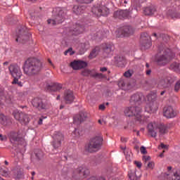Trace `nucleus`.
I'll return each instance as SVG.
<instances>
[{
    "instance_id": "1",
    "label": "nucleus",
    "mask_w": 180,
    "mask_h": 180,
    "mask_svg": "<svg viewBox=\"0 0 180 180\" xmlns=\"http://www.w3.org/2000/svg\"><path fill=\"white\" fill-rule=\"evenodd\" d=\"M43 70V63L40 60L36 58H29L24 64L23 71L27 77H34L39 75Z\"/></svg>"
},
{
    "instance_id": "2",
    "label": "nucleus",
    "mask_w": 180,
    "mask_h": 180,
    "mask_svg": "<svg viewBox=\"0 0 180 180\" xmlns=\"http://www.w3.org/2000/svg\"><path fill=\"white\" fill-rule=\"evenodd\" d=\"M175 58V53L169 49L160 51L155 58V61L160 67H165Z\"/></svg>"
},
{
    "instance_id": "3",
    "label": "nucleus",
    "mask_w": 180,
    "mask_h": 180,
    "mask_svg": "<svg viewBox=\"0 0 180 180\" xmlns=\"http://www.w3.org/2000/svg\"><path fill=\"white\" fill-rule=\"evenodd\" d=\"M124 113L128 117L134 116L140 124L147 123V117L141 115V107L140 106L127 107L124 109Z\"/></svg>"
},
{
    "instance_id": "4",
    "label": "nucleus",
    "mask_w": 180,
    "mask_h": 180,
    "mask_svg": "<svg viewBox=\"0 0 180 180\" xmlns=\"http://www.w3.org/2000/svg\"><path fill=\"white\" fill-rule=\"evenodd\" d=\"M103 144V137L96 136L90 139L89 143L85 146L87 153H98Z\"/></svg>"
},
{
    "instance_id": "5",
    "label": "nucleus",
    "mask_w": 180,
    "mask_h": 180,
    "mask_svg": "<svg viewBox=\"0 0 180 180\" xmlns=\"http://www.w3.org/2000/svg\"><path fill=\"white\" fill-rule=\"evenodd\" d=\"M159 130L160 134H167L168 133V127L163 124H157L155 123H149L148 124V131L151 137H157V131Z\"/></svg>"
},
{
    "instance_id": "6",
    "label": "nucleus",
    "mask_w": 180,
    "mask_h": 180,
    "mask_svg": "<svg viewBox=\"0 0 180 180\" xmlns=\"http://www.w3.org/2000/svg\"><path fill=\"white\" fill-rule=\"evenodd\" d=\"M8 70L11 75L14 77L12 82L13 85L17 84L18 86H23L22 82H19V79L22 77V70H20V67L16 64H13L8 67Z\"/></svg>"
},
{
    "instance_id": "7",
    "label": "nucleus",
    "mask_w": 180,
    "mask_h": 180,
    "mask_svg": "<svg viewBox=\"0 0 180 180\" xmlns=\"http://www.w3.org/2000/svg\"><path fill=\"white\" fill-rule=\"evenodd\" d=\"M31 103L33 108H35V109L38 110H47L51 108V103H50V102L43 100V98L40 97L34 98Z\"/></svg>"
},
{
    "instance_id": "8",
    "label": "nucleus",
    "mask_w": 180,
    "mask_h": 180,
    "mask_svg": "<svg viewBox=\"0 0 180 180\" xmlns=\"http://www.w3.org/2000/svg\"><path fill=\"white\" fill-rule=\"evenodd\" d=\"M13 116L15 120L19 122L20 123L22 124H27L29 122H30V118L29 117V115L19 112L18 110H14L13 112Z\"/></svg>"
},
{
    "instance_id": "9",
    "label": "nucleus",
    "mask_w": 180,
    "mask_h": 180,
    "mask_svg": "<svg viewBox=\"0 0 180 180\" xmlns=\"http://www.w3.org/2000/svg\"><path fill=\"white\" fill-rule=\"evenodd\" d=\"M151 47V37L147 32L141 34V50H148Z\"/></svg>"
},
{
    "instance_id": "10",
    "label": "nucleus",
    "mask_w": 180,
    "mask_h": 180,
    "mask_svg": "<svg viewBox=\"0 0 180 180\" xmlns=\"http://www.w3.org/2000/svg\"><path fill=\"white\" fill-rule=\"evenodd\" d=\"M10 141L12 144H23L25 143V139L20 135V132L12 131L8 134Z\"/></svg>"
},
{
    "instance_id": "11",
    "label": "nucleus",
    "mask_w": 180,
    "mask_h": 180,
    "mask_svg": "<svg viewBox=\"0 0 180 180\" xmlns=\"http://www.w3.org/2000/svg\"><path fill=\"white\" fill-rule=\"evenodd\" d=\"M91 12L96 16H108L109 15V8L105 6H94Z\"/></svg>"
},
{
    "instance_id": "12",
    "label": "nucleus",
    "mask_w": 180,
    "mask_h": 180,
    "mask_svg": "<svg viewBox=\"0 0 180 180\" xmlns=\"http://www.w3.org/2000/svg\"><path fill=\"white\" fill-rule=\"evenodd\" d=\"M30 39V34L27 32V30L25 27H22V29L19 30V34L15 39L16 41H20L25 44L27 41H29Z\"/></svg>"
},
{
    "instance_id": "13",
    "label": "nucleus",
    "mask_w": 180,
    "mask_h": 180,
    "mask_svg": "<svg viewBox=\"0 0 180 180\" xmlns=\"http://www.w3.org/2000/svg\"><path fill=\"white\" fill-rule=\"evenodd\" d=\"M52 146L53 148L57 150L59 147H61V142L64 141V134L60 131H56L53 135Z\"/></svg>"
},
{
    "instance_id": "14",
    "label": "nucleus",
    "mask_w": 180,
    "mask_h": 180,
    "mask_svg": "<svg viewBox=\"0 0 180 180\" xmlns=\"http://www.w3.org/2000/svg\"><path fill=\"white\" fill-rule=\"evenodd\" d=\"M131 15V11L130 9L120 10L114 12V18L116 19H120L121 20H123V19H128V18H130Z\"/></svg>"
},
{
    "instance_id": "15",
    "label": "nucleus",
    "mask_w": 180,
    "mask_h": 180,
    "mask_svg": "<svg viewBox=\"0 0 180 180\" xmlns=\"http://www.w3.org/2000/svg\"><path fill=\"white\" fill-rule=\"evenodd\" d=\"M135 30L134 27H131V25H124L120 28V32L124 37H129V36L134 34Z\"/></svg>"
},
{
    "instance_id": "16",
    "label": "nucleus",
    "mask_w": 180,
    "mask_h": 180,
    "mask_svg": "<svg viewBox=\"0 0 180 180\" xmlns=\"http://www.w3.org/2000/svg\"><path fill=\"white\" fill-rule=\"evenodd\" d=\"M162 176L164 177L165 180H180V172L176 170L173 172L163 173Z\"/></svg>"
},
{
    "instance_id": "17",
    "label": "nucleus",
    "mask_w": 180,
    "mask_h": 180,
    "mask_svg": "<svg viewBox=\"0 0 180 180\" xmlns=\"http://www.w3.org/2000/svg\"><path fill=\"white\" fill-rule=\"evenodd\" d=\"M163 115L167 119H171L176 116V112H175V110H174L172 106L167 105L163 108Z\"/></svg>"
},
{
    "instance_id": "18",
    "label": "nucleus",
    "mask_w": 180,
    "mask_h": 180,
    "mask_svg": "<svg viewBox=\"0 0 180 180\" xmlns=\"http://www.w3.org/2000/svg\"><path fill=\"white\" fill-rule=\"evenodd\" d=\"M70 67L75 70H82L88 67V63L84 60H74L70 63Z\"/></svg>"
},
{
    "instance_id": "19",
    "label": "nucleus",
    "mask_w": 180,
    "mask_h": 180,
    "mask_svg": "<svg viewBox=\"0 0 180 180\" xmlns=\"http://www.w3.org/2000/svg\"><path fill=\"white\" fill-rule=\"evenodd\" d=\"M143 99H144V96L143 94L136 93L131 96L130 103L131 105H140Z\"/></svg>"
},
{
    "instance_id": "20",
    "label": "nucleus",
    "mask_w": 180,
    "mask_h": 180,
    "mask_svg": "<svg viewBox=\"0 0 180 180\" xmlns=\"http://www.w3.org/2000/svg\"><path fill=\"white\" fill-rule=\"evenodd\" d=\"M56 21H53V25H59L63 23L65 19V13L63 10H60L58 13L54 15Z\"/></svg>"
},
{
    "instance_id": "21",
    "label": "nucleus",
    "mask_w": 180,
    "mask_h": 180,
    "mask_svg": "<svg viewBox=\"0 0 180 180\" xmlns=\"http://www.w3.org/2000/svg\"><path fill=\"white\" fill-rule=\"evenodd\" d=\"M75 96H74V92L71 90H67L64 93V101L65 103L71 104L74 102Z\"/></svg>"
},
{
    "instance_id": "22",
    "label": "nucleus",
    "mask_w": 180,
    "mask_h": 180,
    "mask_svg": "<svg viewBox=\"0 0 180 180\" xmlns=\"http://www.w3.org/2000/svg\"><path fill=\"white\" fill-rule=\"evenodd\" d=\"M63 89V84L58 83H52L46 86V90L49 92H57Z\"/></svg>"
},
{
    "instance_id": "23",
    "label": "nucleus",
    "mask_w": 180,
    "mask_h": 180,
    "mask_svg": "<svg viewBox=\"0 0 180 180\" xmlns=\"http://www.w3.org/2000/svg\"><path fill=\"white\" fill-rule=\"evenodd\" d=\"M158 109V104H157V102H149L146 104L145 107V110L148 113L156 112Z\"/></svg>"
},
{
    "instance_id": "24",
    "label": "nucleus",
    "mask_w": 180,
    "mask_h": 180,
    "mask_svg": "<svg viewBox=\"0 0 180 180\" xmlns=\"http://www.w3.org/2000/svg\"><path fill=\"white\" fill-rule=\"evenodd\" d=\"M0 123L4 127L11 126L12 119L9 116L4 115V113H0Z\"/></svg>"
},
{
    "instance_id": "25",
    "label": "nucleus",
    "mask_w": 180,
    "mask_h": 180,
    "mask_svg": "<svg viewBox=\"0 0 180 180\" xmlns=\"http://www.w3.org/2000/svg\"><path fill=\"white\" fill-rule=\"evenodd\" d=\"M85 120H86V115L84 112H80L73 117V122L76 124H79L82 122H85Z\"/></svg>"
},
{
    "instance_id": "26",
    "label": "nucleus",
    "mask_w": 180,
    "mask_h": 180,
    "mask_svg": "<svg viewBox=\"0 0 180 180\" xmlns=\"http://www.w3.org/2000/svg\"><path fill=\"white\" fill-rule=\"evenodd\" d=\"M102 49L104 54H112L115 50V45L113 44H103Z\"/></svg>"
},
{
    "instance_id": "27",
    "label": "nucleus",
    "mask_w": 180,
    "mask_h": 180,
    "mask_svg": "<svg viewBox=\"0 0 180 180\" xmlns=\"http://www.w3.org/2000/svg\"><path fill=\"white\" fill-rule=\"evenodd\" d=\"M78 168L80 173V176H82V179L86 178L89 175V169H88L86 167L80 166Z\"/></svg>"
},
{
    "instance_id": "28",
    "label": "nucleus",
    "mask_w": 180,
    "mask_h": 180,
    "mask_svg": "<svg viewBox=\"0 0 180 180\" xmlns=\"http://www.w3.org/2000/svg\"><path fill=\"white\" fill-rule=\"evenodd\" d=\"M157 11V8L155 6H150L149 7H146L143 10V13L146 16H150L151 15H153V13Z\"/></svg>"
},
{
    "instance_id": "29",
    "label": "nucleus",
    "mask_w": 180,
    "mask_h": 180,
    "mask_svg": "<svg viewBox=\"0 0 180 180\" xmlns=\"http://www.w3.org/2000/svg\"><path fill=\"white\" fill-rule=\"evenodd\" d=\"M84 30V26L79 25V24H76L73 27V34H81V33H83Z\"/></svg>"
},
{
    "instance_id": "30",
    "label": "nucleus",
    "mask_w": 180,
    "mask_h": 180,
    "mask_svg": "<svg viewBox=\"0 0 180 180\" xmlns=\"http://www.w3.org/2000/svg\"><path fill=\"white\" fill-rule=\"evenodd\" d=\"M167 16H169V18H171L172 19H180L179 13L172 10H169L167 11Z\"/></svg>"
},
{
    "instance_id": "31",
    "label": "nucleus",
    "mask_w": 180,
    "mask_h": 180,
    "mask_svg": "<svg viewBox=\"0 0 180 180\" xmlns=\"http://www.w3.org/2000/svg\"><path fill=\"white\" fill-rule=\"evenodd\" d=\"M118 85L119 86H122L123 89H130L131 88L130 83L123 80L120 81Z\"/></svg>"
},
{
    "instance_id": "32",
    "label": "nucleus",
    "mask_w": 180,
    "mask_h": 180,
    "mask_svg": "<svg viewBox=\"0 0 180 180\" xmlns=\"http://www.w3.org/2000/svg\"><path fill=\"white\" fill-rule=\"evenodd\" d=\"M0 175L8 177L11 175V172H9V169L6 167H0Z\"/></svg>"
},
{
    "instance_id": "33",
    "label": "nucleus",
    "mask_w": 180,
    "mask_h": 180,
    "mask_svg": "<svg viewBox=\"0 0 180 180\" xmlns=\"http://www.w3.org/2000/svg\"><path fill=\"white\" fill-rule=\"evenodd\" d=\"M72 177L73 178V179L76 180L82 179V177L81 176V174L79 173V169L78 167L73 171Z\"/></svg>"
},
{
    "instance_id": "34",
    "label": "nucleus",
    "mask_w": 180,
    "mask_h": 180,
    "mask_svg": "<svg viewBox=\"0 0 180 180\" xmlns=\"http://www.w3.org/2000/svg\"><path fill=\"white\" fill-rule=\"evenodd\" d=\"M158 86H160V88H170L169 84H168V82L167 81V79H162L159 83H158Z\"/></svg>"
},
{
    "instance_id": "35",
    "label": "nucleus",
    "mask_w": 180,
    "mask_h": 180,
    "mask_svg": "<svg viewBox=\"0 0 180 180\" xmlns=\"http://www.w3.org/2000/svg\"><path fill=\"white\" fill-rule=\"evenodd\" d=\"M85 9V6H75L73 7V12H75L77 15H80L82 13V11Z\"/></svg>"
},
{
    "instance_id": "36",
    "label": "nucleus",
    "mask_w": 180,
    "mask_h": 180,
    "mask_svg": "<svg viewBox=\"0 0 180 180\" xmlns=\"http://www.w3.org/2000/svg\"><path fill=\"white\" fill-rule=\"evenodd\" d=\"M34 155L37 160H38L39 161H40V160H41V158H43V157L44 156V153L40 149L35 150Z\"/></svg>"
},
{
    "instance_id": "37",
    "label": "nucleus",
    "mask_w": 180,
    "mask_h": 180,
    "mask_svg": "<svg viewBox=\"0 0 180 180\" xmlns=\"http://www.w3.org/2000/svg\"><path fill=\"white\" fill-rule=\"evenodd\" d=\"M98 54H99V47H96L91 51L89 57V58H91V59L95 58V57H96Z\"/></svg>"
},
{
    "instance_id": "38",
    "label": "nucleus",
    "mask_w": 180,
    "mask_h": 180,
    "mask_svg": "<svg viewBox=\"0 0 180 180\" xmlns=\"http://www.w3.org/2000/svg\"><path fill=\"white\" fill-rule=\"evenodd\" d=\"M165 79L167 83L169 84V86L170 87L171 85H172V84H174V82L176 81V77H175L174 76H167V77H165Z\"/></svg>"
},
{
    "instance_id": "39",
    "label": "nucleus",
    "mask_w": 180,
    "mask_h": 180,
    "mask_svg": "<svg viewBox=\"0 0 180 180\" xmlns=\"http://www.w3.org/2000/svg\"><path fill=\"white\" fill-rule=\"evenodd\" d=\"M170 70L174 71H180V64L177 63H173L170 65Z\"/></svg>"
},
{
    "instance_id": "40",
    "label": "nucleus",
    "mask_w": 180,
    "mask_h": 180,
    "mask_svg": "<svg viewBox=\"0 0 180 180\" xmlns=\"http://www.w3.org/2000/svg\"><path fill=\"white\" fill-rule=\"evenodd\" d=\"M147 98L148 102H155L157 101V95L155 94H148Z\"/></svg>"
},
{
    "instance_id": "41",
    "label": "nucleus",
    "mask_w": 180,
    "mask_h": 180,
    "mask_svg": "<svg viewBox=\"0 0 180 180\" xmlns=\"http://www.w3.org/2000/svg\"><path fill=\"white\" fill-rule=\"evenodd\" d=\"M140 176H141V175L137 176V174L135 173V174H129V177L130 180H139L140 179Z\"/></svg>"
},
{
    "instance_id": "42",
    "label": "nucleus",
    "mask_w": 180,
    "mask_h": 180,
    "mask_svg": "<svg viewBox=\"0 0 180 180\" xmlns=\"http://www.w3.org/2000/svg\"><path fill=\"white\" fill-rule=\"evenodd\" d=\"M79 4H91L94 0H76Z\"/></svg>"
},
{
    "instance_id": "43",
    "label": "nucleus",
    "mask_w": 180,
    "mask_h": 180,
    "mask_svg": "<svg viewBox=\"0 0 180 180\" xmlns=\"http://www.w3.org/2000/svg\"><path fill=\"white\" fill-rule=\"evenodd\" d=\"M92 77H94V78H105V75L102 73H96L93 75Z\"/></svg>"
},
{
    "instance_id": "44",
    "label": "nucleus",
    "mask_w": 180,
    "mask_h": 180,
    "mask_svg": "<svg viewBox=\"0 0 180 180\" xmlns=\"http://www.w3.org/2000/svg\"><path fill=\"white\" fill-rule=\"evenodd\" d=\"M179 89H180V80L178 81L174 86L175 92H178V91H179Z\"/></svg>"
},
{
    "instance_id": "45",
    "label": "nucleus",
    "mask_w": 180,
    "mask_h": 180,
    "mask_svg": "<svg viewBox=\"0 0 180 180\" xmlns=\"http://www.w3.org/2000/svg\"><path fill=\"white\" fill-rule=\"evenodd\" d=\"M132 74L130 70H127L124 73V77H126V78H130L131 77Z\"/></svg>"
},
{
    "instance_id": "46",
    "label": "nucleus",
    "mask_w": 180,
    "mask_h": 180,
    "mask_svg": "<svg viewBox=\"0 0 180 180\" xmlns=\"http://www.w3.org/2000/svg\"><path fill=\"white\" fill-rule=\"evenodd\" d=\"M53 21L56 22V19L55 18L54 19H49L47 20L48 25H52V26H55V25H57V24L53 23Z\"/></svg>"
},
{
    "instance_id": "47",
    "label": "nucleus",
    "mask_w": 180,
    "mask_h": 180,
    "mask_svg": "<svg viewBox=\"0 0 180 180\" xmlns=\"http://www.w3.org/2000/svg\"><path fill=\"white\" fill-rule=\"evenodd\" d=\"M154 162H149L148 163V165H147V167H148V168H150V169H153V168H154Z\"/></svg>"
},
{
    "instance_id": "48",
    "label": "nucleus",
    "mask_w": 180,
    "mask_h": 180,
    "mask_svg": "<svg viewBox=\"0 0 180 180\" xmlns=\"http://www.w3.org/2000/svg\"><path fill=\"white\" fill-rule=\"evenodd\" d=\"M141 154H147V150L146 149V147L144 146L141 147Z\"/></svg>"
},
{
    "instance_id": "49",
    "label": "nucleus",
    "mask_w": 180,
    "mask_h": 180,
    "mask_svg": "<svg viewBox=\"0 0 180 180\" xmlns=\"http://www.w3.org/2000/svg\"><path fill=\"white\" fill-rule=\"evenodd\" d=\"M143 160L144 162H147V161H150L151 158L150 156H143Z\"/></svg>"
},
{
    "instance_id": "50",
    "label": "nucleus",
    "mask_w": 180,
    "mask_h": 180,
    "mask_svg": "<svg viewBox=\"0 0 180 180\" xmlns=\"http://www.w3.org/2000/svg\"><path fill=\"white\" fill-rule=\"evenodd\" d=\"M134 164L135 165H136L137 167L139 168H141V162H139V161H134Z\"/></svg>"
},
{
    "instance_id": "51",
    "label": "nucleus",
    "mask_w": 180,
    "mask_h": 180,
    "mask_svg": "<svg viewBox=\"0 0 180 180\" xmlns=\"http://www.w3.org/2000/svg\"><path fill=\"white\" fill-rule=\"evenodd\" d=\"M0 140L1 141H6V136L0 134Z\"/></svg>"
},
{
    "instance_id": "52",
    "label": "nucleus",
    "mask_w": 180,
    "mask_h": 180,
    "mask_svg": "<svg viewBox=\"0 0 180 180\" xmlns=\"http://www.w3.org/2000/svg\"><path fill=\"white\" fill-rule=\"evenodd\" d=\"M88 74H89V72H88V70H85V71H83L82 72V75H83L84 77H86V75H88Z\"/></svg>"
},
{
    "instance_id": "53",
    "label": "nucleus",
    "mask_w": 180,
    "mask_h": 180,
    "mask_svg": "<svg viewBox=\"0 0 180 180\" xmlns=\"http://www.w3.org/2000/svg\"><path fill=\"white\" fill-rule=\"evenodd\" d=\"M100 71L101 72H105V71H108V68L106 67L101 68Z\"/></svg>"
},
{
    "instance_id": "54",
    "label": "nucleus",
    "mask_w": 180,
    "mask_h": 180,
    "mask_svg": "<svg viewBox=\"0 0 180 180\" xmlns=\"http://www.w3.org/2000/svg\"><path fill=\"white\" fill-rule=\"evenodd\" d=\"M168 148V147H167V145L164 144V143H161L160 146L158 147V148Z\"/></svg>"
},
{
    "instance_id": "55",
    "label": "nucleus",
    "mask_w": 180,
    "mask_h": 180,
    "mask_svg": "<svg viewBox=\"0 0 180 180\" xmlns=\"http://www.w3.org/2000/svg\"><path fill=\"white\" fill-rule=\"evenodd\" d=\"M4 92V87H0V96H3Z\"/></svg>"
},
{
    "instance_id": "56",
    "label": "nucleus",
    "mask_w": 180,
    "mask_h": 180,
    "mask_svg": "<svg viewBox=\"0 0 180 180\" xmlns=\"http://www.w3.org/2000/svg\"><path fill=\"white\" fill-rule=\"evenodd\" d=\"M105 105L104 104H101L99 105V109L100 110H105Z\"/></svg>"
},
{
    "instance_id": "57",
    "label": "nucleus",
    "mask_w": 180,
    "mask_h": 180,
    "mask_svg": "<svg viewBox=\"0 0 180 180\" xmlns=\"http://www.w3.org/2000/svg\"><path fill=\"white\" fill-rule=\"evenodd\" d=\"M70 51H72V48H70L65 52V55L67 56V53H70Z\"/></svg>"
},
{
    "instance_id": "58",
    "label": "nucleus",
    "mask_w": 180,
    "mask_h": 180,
    "mask_svg": "<svg viewBox=\"0 0 180 180\" xmlns=\"http://www.w3.org/2000/svg\"><path fill=\"white\" fill-rule=\"evenodd\" d=\"M121 141H122V143H126V141H127V138H121Z\"/></svg>"
},
{
    "instance_id": "59",
    "label": "nucleus",
    "mask_w": 180,
    "mask_h": 180,
    "mask_svg": "<svg viewBox=\"0 0 180 180\" xmlns=\"http://www.w3.org/2000/svg\"><path fill=\"white\" fill-rule=\"evenodd\" d=\"M38 124H43V118H39V120L38 121Z\"/></svg>"
},
{
    "instance_id": "60",
    "label": "nucleus",
    "mask_w": 180,
    "mask_h": 180,
    "mask_svg": "<svg viewBox=\"0 0 180 180\" xmlns=\"http://www.w3.org/2000/svg\"><path fill=\"white\" fill-rule=\"evenodd\" d=\"M98 123H99V124H103V123H104V124H105V121H103V120H98Z\"/></svg>"
},
{
    "instance_id": "61",
    "label": "nucleus",
    "mask_w": 180,
    "mask_h": 180,
    "mask_svg": "<svg viewBox=\"0 0 180 180\" xmlns=\"http://www.w3.org/2000/svg\"><path fill=\"white\" fill-rule=\"evenodd\" d=\"M151 75V70H146V75Z\"/></svg>"
},
{
    "instance_id": "62",
    "label": "nucleus",
    "mask_w": 180,
    "mask_h": 180,
    "mask_svg": "<svg viewBox=\"0 0 180 180\" xmlns=\"http://www.w3.org/2000/svg\"><path fill=\"white\" fill-rule=\"evenodd\" d=\"M21 175H22V173H20V174H18L16 176V179H20V178L22 177Z\"/></svg>"
},
{
    "instance_id": "63",
    "label": "nucleus",
    "mask_w": 180,
    "mask_h": 180,
    "mask_svg": "<svg viewBox=\"0 0 180 180\" xmlns=\"http://www.w3.org/2000/svg\"><path fill=\"white\" fill-rule=\"evenodd\" d=\"M164 153H165V151L163 150V152L160 154L159 157H160V158H162L164 157Z\"/></svg>"
},
{
    "instance_id": "64",
    "label": "nucleus",
    "mask_w": 180,
    "mask_h": 180,
    "mask_svg": "<svg viewBox=\"0 0 180 180\" xmlns=\"http://www.w3.org/2000/svg\"><path fill=\"white\" fill-rule=\"evenodd\" d=\"M126 158H127V161H131V159L130 158V155H127Z\"/></svg>"
}]
</instances>
